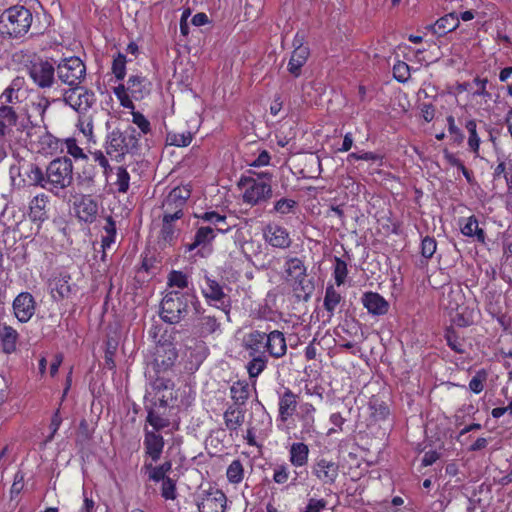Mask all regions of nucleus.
Masks as SVG:
<instances>
[{"instance_id": "obj_23", "label": "nucleus", "mask_w": 512, "mask_h": 512, "mask_svg": "<svg viewBox=\"0 0 512 512\" xmlns=\"http://www.w3.org/2000/svg\"><path fill=\"white\" fill-rule=\"evenodd\" d=\"M363 306L372 315H384L388 312L389 303L376 292H366L361 298Z\"/></svg>"}, {"instance_id": "obj_6", "label": "nucleus", "mask_w": 512, "mask_h": 512, "mask_svg": "<svg viewBox=\"0 0 512 512\" xmlns=\"http://www.w3.org/2000/svg\"><path fill=\"white\" fill-rule=\"evenodd\" d=\"M59 80L68 85H79L86 76V66L79 57L62 60L56 69Z\"/></svg>"}, {"instance_id": "obj_32", "label": "nucleus", "mask_w": 512, "mask_h": 512, "mask_svg": "<svg viewBox=\"0 0 512 512\" xmlns=\"http://www.w3.org/2000/svg\"><path fill=\"white\" fill-rule=\"evenodd\" d=\"M197 217L205 222L214 226V231L226 233L230 230V225L227 224L226 216L220 215L215 211L204 212Z\"/></svg>"}, {"instance_id": "obj_18", "label": "nucleus", "mask_w": 512, "mask_h": 512, "mask_svg": "<svg viewBox=\"0 0 512 512\" xmlns=\"http://www.w3.org/2000/svg\"><path fill=\"white\" fill-rule=\"evenodd\" d=\"M35 310V299L29 292H22L15 297L13 301V312L21 323L28 322L33 317Z\"/></svg>"}, {"instance_id": "obj_56", "label": "nucleus", "mask_w": 512, "mask_h": 512, "mask_svg": "<svg viewBox=\"0 0 512 512\" xmlns=\"http://www.w3.org/2000/svg\"><path fill=\"white\" fill-rule=\"evenodd\" d=\"M394 78L398 82H406L410 77V67L402 61H398L393 67Z\"/></svg>"}, {"instance_id": "obj_9", "label": "nucleus", "mask_w": 512, "mask_h": 512, "mask_svg": "<svg viewBox=\"0 0 512 512\" xmlns=\"http://www.w3.org/2000/svg\"><path fill=\"white\" fill-rule=\"evenodd\" d=\"M23 107L27 120L32 126H38L43 123L47 109L51 105V100L40 93L31 92Z\"/></svg>"}, {"instance_id": "obj_4", "label": "nucleus", "mask_w": 512, "mask_h": 512, "mask_svg": "<svg viewBox=\"0 0 512 512\" xmlns=\"http://www.w3.org/2000/svg\"><path fill=\"white\" fill-rule=\"evenodd\" d=\"M271 179L272 174L269 172H262L257 175V178H241L240 185L244 189L242 196L244 203L254 206L269 199L272 196Z\"/></svg>"}, {"instance_id": "obj_47", "label": "nucleus", "mask_w": 512, "mask_h": 512, "mask_svg": "<svg viewBox=\"0 0 512 512\" xmlns=\"http://www.w3.org/2000/svg\"><path fill=\"white\" fill-rule=\"evenodd\" d=\"M297 205V202L290 198H281L274 204L273 211L280 215H287L292 213Z\"/></svg>"}, {"instance_id": "obj_5", "label": "nucleus", "mask_w": 512, "mask_h": 512, "mask_svg": "<svg viewBox=\"0 0 512 512\" xmlns=\"http://www.w3.org/2000/svg\"><path fill=\"white\" fill-rule=\"evenodd\" d=\"M286 281L292 286L297 297H308L313 285L307 279L306 267L297 257L288 258L285 262Z\"/></svg>"}, {"instance_id": "obj_27", "label": "nucleus", "mask_w": 512, "mask_h": 512, "mask_svg": "<svg viewBox=\"0 0 512 512\" xmlns=\"http://www.w3.org/2000/svg\"><path fill=\"white\" fill-rule=\"evenodd\" d=\"M309 448L303 442H294L289 448V461L294 467L305 466L308 462Z\"/></svg>"}, {"instance_id": "obj_13", "label": "nucleus", "mask_w": 512, "mask_h": 512, "mask_svg": "<svg viewBox=\"0 0 512 512\" xmlns=\"http://www.w3.org/2000/svg\"><path fill=\"white\" fill-rule=\"evenodd\" d=\"M262 235L264 241L274 248L288 249L292 244L289 231L279 224L269 223L265 225L262 229Z\"/></svg>"}, {"instance_id": "obj_7", "label": "nucleus", "mask_w": 512, "mask_h": 512, "mask_svg": "<svg viewBox=\"0 0 512 512\" xmlns=\"http://www.w3.org/2000/svg\"><path fill=\"white\" fill-rule=\"evenodd\" d=\"M62 101L78 113H86L96 102L94 92L76 85L62 91Z\"/></svg>"}, {"instance_id": "obj_33", "label": "nucleus", "mask_w": 512, "mask_h": 512, "mask_svg": "<svg viewBox=\"0 0 512 512\" xmlns=\"http://www.w3.org/2000/svg\"><path fill=\"white\" fill-rule=\"evenodd\" d=\"M459 26V17L455 13L447 14L441 17L433 26L434 32L438 35H444L455 30Z\"/></svg>"}, {"instance_id": "obj_17", "label": "nucleus", "mask_w": 512, "mask_h": 512, "mask_svg": "<svg viewBox=\"0 0 512 512\" xmlns=\"http://www.w3.org/2000/svg\"><path fill=\"white\" fill-rule=\"evenodd\" d=\"M177 359V351L174 344L171 341L165 340L161 342L159 340L156 349L154 364L159 371H166L170 369Z\"/></svg>"}, {"instance_id": "obj_30", "label": "nucleus", "mask_w": 512, "mask_h": 512, "mask_svg": "<svg viewBox=\"0 0 512 512\" xmlns=\"http://www.w3.org/2000/svg\"><path fill=\"white\" fill-rule=\"evenodd\" d=\"M202 293L207 300L210 301H223L225 293L223 287L209 276H205V285L202 286Z\"/></svg>"}, {"instance_id": "obj_59", "label": "nucleus", "mask_w": 512, "mask_h": 512, "mask_svg": "<svg viewBox=\"0 0 512 512\" xmlns=\"http://www.w3.org/2000/svg\"><path fill=\"white\" fill-rule=\"evenodd\" d=\"M41 142L43 145H47L51 153L58 150L63 151L64 140H60L49 133H45L42 136Z\"/></svg>"}, {"instance_id": "obj_64", "label": "nucleus", "mask_w": 512, "mask_h": 512, "mask_svg": "<svg viewBox=\"0 0 512 512\" xmlns=\"http://www.w3.org/2000/svg\"><path fill=\"white\" fill-rule=\"evenodd\" d=\"M448 131L450 135L453 136L454 141L457 143H461L464 139V135L461 130L456 126L455 120L453 116L447 117Z\"/></svg>"}, {"instance_id": "obj_44", "label": "nucleus", "mask_w": 512, "mask_h": 512, "mask_svg": "<svg viewBox=\"0 0 512 512\" xmlns=\"http://www.w3.org/2000/svg\"><path fill=\"white\" fill-rule=\"evenodd\" d=\"M466 129L469 133L468 146L476 155H478L481 141H480V137L477 134L476 121L475 120L467 121Z\"/></svg>"}, {"instance_id": "obj_57", "label": "nucleus", "mask_w": 512, "mask_h": 512, "mask_svg": "<svg viewBox=\"0 0 512 512\" xmlns=\"http://www.w3.org/2000/svg\"><path fill=\"white\" fill-rule=\"evenodd\" d=\"M289 468L285 464H279L273 468V481L277 484H285L289 480Z\"/></svg>"}, {"instance_id": "obj_46", "label": "nucleus", "mask_w": 512, "mask_h": 512, "mask_svg": "<svg viewBox=\"0 0 512 512\" xmlns=\"http://www.w3.org/2000/svg\"><path fill=\"white\" fill-rule=\"evenodd\" d=\"M348 274L347 264L344 260L336 257L333 269V276L338 286L344 284Z\"/></svg>"}, {"instance_id": "obj_37", "label": "nucleus", "mask_w": 512, "mask_h": 512, "mask_svg": "<svg viewBox=\"0 0 512 512\" xmlns=\"http://www.w3.org/2000/svg\"><path fill=\"white\" fill-rule=\"evenodd\" d=\"M251 360L247 363L246 368L250 378L258 377L267 367L268 357L266 354L258 356H249Z\"/></svg>"}, {"instance_id": "obj_36", "label": "nucleus", "mask_w": 512, "mask_h": 512, "mask_svg": "<svg viewBox=\"0 0 512 512\" xmlns=\"http://www.w3.org/2000/svg\"><path fill=\"white\" fill-rule=\"evenodd\" d=\"M198 332L201 336H207L220 331V322L210 315H203L198 320Z\"/></svg>"}, {"instance_id": "obj_58", "label": "nucleus", "mask_w": 512, "mask_h": 512, "mask_svg": "<svg viewBox=\"0 0 512 512\" xmlns=\"http://www.w3.org/2000/svg\"><path fill=\"white\" fill-rule=\"evenodd\" d=\"M132 122L140 129L142 134H148L151 131V125L148 119L138 111H132Z\"/></svg>"}, {"instance_id": "obj_15", "label": "nucleus", "mask_w": 512, "mask_h": 512, "mask_svg": "<svg viewBox=\"0 0 512 512\" xmlns=\"http://www.w3.org/2000/svg\"><path fill=\"white\" fill-rule=\"evenodd\" d=\"M227 504L225 494L218 489L203 492L198 500L199 512H224Z\"/></svg>"}, {"instance_id": "obj_43", "label": "nucleus", "mask_w": 512, "mask_h": 512, "mask_svg": "<svg viewBox=\"0 0 512 512\" xmlns=\"http://www.w3.org/2000/svg\"><path fill=\"white\" fill-rule=\"evenodd\" d=\"M226 475L230 483H240L244 477V468L242 463L239 460H233L227 468Z\"/></svg>"}, {"instance_id": "obj_61", "label": "nucleus", "mask_w": 512, "mask_h": 512, "mask_svg": "<svg viewBox=\"0 0 512 512\" xmlns=\"http://www.w3.org/2000/svg\"><path fill=\"white\" fill-rule=\"evenodd\" d=\"M327 506V501L323 498H309L307 504L301 509V512H321Z\"/></svg>"}, {"instance_id": "obj_14", "label": "nucleus", "mask_w": 512, "mask_h": 512, "mask_svg": "<svg viewBox=\"0 0 512 512\" xmlns=\"http://www.w3.org/2000/svg\"><path fill=\"white\" fill-rule=\"evenodd\" d=\"M299 396L290 388L284 387L278 392V420L285 423L295 414L299 407Z\"/></svg>"}, {"instance_id": "obj_26", "label": "nucleus", "mask_w": 512, "mask_h": 512, "mask_svg": "<svg viewBox=\"0 0 512 512\" xmlns=\"http://www.w3.org/2000/svg\"><path fill=\"white\" fill-rule=\"evenodd\" d=\"M149 83L141 76H130L127 81V90L135 100L143 99L149 93Z\"/></svg>"}, {"instance_id": "obj_35", "label": "nucleus", "mask_w": 512, "mask_h": 512, "mask_svg": "<svg viewBox=\"0 0 512 512\" xmlns=\"http://www.w3.org/2000/svg\"><path fill=\"white\" fill-rule=\"evenodd\" d=\"M104 235H102L101 247L103 249L102 260L105 259V251L110 249L112 244L115 243L116 238V225L111 217L106 219V224L103 227Z\"/></svg>"}, {"instance_id": "obj_1", "label": "nucleus", "mask_w": 512, "mask_h": 512, "mask_svg": "<svg viewBox=\"0 0 512 512\" xmlns=\"http://www.w3.org/2000/svg\"><path fill=\"white\" fill-rule=\"evenodd\" d=\"M26 174L31 185L57 193L71 185L73 163L67 157L54 159L47 166L45 173L38 166L31 164Z\"/></svg>"}, {"instance_id": "obj_52", "label": "nucleus", "mask_w": 512, "mask_h": 512, "mask_svg": "<svg viewBox=\"0 0 512 512\" xmlns=\"http://www.w3.org/2000/svg\"><path fill=\"white\" fill-rule=\"evenodd\" d=\"M64 147L66 152L75 159H84L86 157L83 149L78 146L76 140L73 138L65 139L63 143V148Z\"/></svg>"}, {"instance_id": "obj_25", "label": "nucleus", "mask_w": 512, "mask_h": 512, "mask_svg": "<svg viewBox=\"0 0 512 512\" xmlns=\"http://www.w3.org/2000/svg\"><path fill=\"white\" fill-rule=\"evenodd\" d=\"M244 347L249 356L265 354V333L257 330L250 332L245 338Z\"/></svg>"}, {"instance_id": "obj_39", "label": "nucleus", "mask_w": 512, "mask_h": 512, "mask_svg": "<svg viewBox=\"0 0 512 512\" xmlns=\"http://www.w3.org/2000/svg\"><path fill=\"white\" fill-rule=\"evenodd\" d=\"M230 395L236 405H243L249 397V385L245 381H237L230 387Z\"/></svg>"}, {"instance_id": "obj_2", "label": "nucleus", "mask_w": 512, "mask_h": 512, "mask_svg": "<svg viewBox=\"0 0 512 512\" xmlns=\"http://www.w3.org/2000/svg\"><path fill=\"white\" fill-rule=\"evenodd\" d=\"M197 302L194 293L172 290L161 302V318L170 324L179 323L188 314L190 306H195Z\"/></svg>"}, {"instance_id": "obj_55", "label": "nucleus", "mask_w": 512, "mask_h": 512, "mask_svg": "<svg viewBox=\"0 0 512 512\" xmlns=\"http://www.w3.org/2000/svg\"><path fill=\"white\" fill-rule=\"evenodd\" d=\"M168 141L171 145L185 147L191 143L192 134L190 132L168 134Z\"/></svg>"}, {"instance_id": "obj_22", "label": "nucleus", "mask_w": 512, "mask_h": 512, "mask_svg": "<svg viewBox=\"0 0 512 512\" xmlns=\"http://www.w3.org/2000/svg\"><path fill=\"white\" fill-rule=\"evenodd\" d=\"M265 349L273 358H281L287 352L286 339L281 331L273 330L265 333Z\"/></svg>"}, {"instance_id": "obj_16", "label": "nucleus", "mask_w": 512, "mask_h": 512, "mask_svg": "<svg viewBox=\"0 0 512 512\" xmlns=\"http://www.w3.org/2000/svg\"><path fill=\"white\" fill-rule=\"evenodd\" d=\"M312 474L323 485H332L339 476V465L332 460L319 458L312 466Z\"/></svg>"}, {"instance_id": "obj_31", "label": "nucleus", "mask_w": 512, "mask_h": 512, "mask_svg": "<svg viewBox=\"0 0 512 512\" xmlns=\"http://www.w3.org/2000/svg\"><path fill=\"white\" fill-rule=\"evenodd\" d=\"M16 122L14 109L7 105L0 106V139L6 136Z\"/></svg>"}, {"instance_id": "obj_28", "label": "nucleus", "mask_w": 512, "mask_h": 512, "mask_svg": "<svg viewBox=\"0 0 512 512\" xmlns=\"http://www.w3.org/2000/svg\"><path fill=\"white\" fill-rule=\"evenodd\" d=\"M48 196L44 193L36 195L30 202L29 216L33 221H44L46 219V206Z\"/></svg>"}, {"instance_id": "obj_3", "label": "nucleus", "mask_w": 512, "mask_h": 512, "mask_svg": "<svg viewBox=\"0 0 512 512\" xmlns=\"http://www.w3.org/2000/svg\"><path fill=\"white\" fill-rule=\"evenodd\" d=\"M32 19L31 12L25 7H10L0 16V33L10 38H20L29 31Z\"/></svg>"}, {"instance_id": "obj_45", "label": "nucleus", "mask_w": 512, "mask_h": 512, "mask_svg": "<svg viewBox=\"0 0 512 512\" xmlns=\"http://www.w3.org/2000/svg\"><path fill=\"white\" fill-rule=\"evenodd\" d=\"M114 94L117 97V99L119 100L121 106L134 111L135 106L132 101L133 98L131 97V95H130L129 91L127 90V88L125 87V85L120 84L117 87H115Z\"/></svg>"}, {"instance_id": "obj_51", "label": "nucleus", "mask_w": 512, "mask_h": 512, "mask_svg": "<svg viewBox=\"0 0 512 512\" xmlns=\"http://www.w3.org/2000/svg\"><path fill=\"white\" fill-rule=\"evenodd\" d=\"M112 72L118 80H122L126 74V56L118 54L112 63Z\"/></svg>"}, {"instance_id": "obj_50", "label": "nucleus", "mask_w": 512, "mask_h": 512, "mask_svg": "<svg viewBox=\"0 0 512 512\" xmlns=\"http://www.w3.org/2000/svg\"><path fill=\"white\" fill-rule=\"evenodd\" d=\"M143 469H145L146 473L148 474V478L151 481L160 482L169 478L160 467L154 466L152 461L150 463L145 462Z\"/></svg>"}, {"instance_id": "obj_20", "label": "nucleus", "mask_w": 512, "mask_h": 512, "mask_svg": "<svg viewBox=\"0 0 512 512\" xmlns=\"http://www.w3.org/2000/svg\"><path fill=\"white\" fill-rule=\"evenodd\" d=\"M296 417L301 422V434L312 435L315 432L316 408L309 402H302L296 410Z\"/></svg>"}, {"instance_id": "obj_41", "label": "nucleus", "mask_w": 512, "mask_h": 512, "mask_svg": "<svg viewBox=\"0 0 512 512\" xmlns=\"http://www.w3.org/2000/svg\"><path fill=\"white\" fill-rule=\"evenodd\" d=\"M463 235L468 237H476L478 241H485V233L479 228L478 221L474 216H470L466 219V223L461 227Z\"/></svg>"}, {"instance_id": "obj_10", "label": "nucleus", "mask_w": 512, "mask_h": 512, "mask_svg": "<svg viewBox=\"0 0 512 512\" xmlns=\"http://www.w3.org/2000/svg\"><path fill=\"white\" fill-rule=\"evenodd\" d=\"M28 75L33 83L41 89L51 88L55 80V68L49 61H36L28 66Z\"/></svg>"}, {"instance_id": "obj_42", "label": "nucleus", "mask_w": 512, "mask_h": 512, "mask_svg": "<svg viewBox=\"0 0 512 512\" xmlns=\"http://www.w3.org/2000/svg\"><path fill=\"white\" fill-rule=\"evenodd\" d=\"M224 419L228 429L236 430L244 421V413L239 407H230L224 413Z\"/></svg>"}, {"instance_id": "obj_60", "label": "nucleus", "mask_w": 512, "mask_h": 512, "mask_svg": "<svg viewBox=\"0 0 512 512\" xmlns=\"http://www.w3.org/2000/svg\"><path fill=\"white\" fill-rule=\"evenodd\" d=\"M356 160H364V161H381L382 157L374 152H361V153H350L347 156V162L353 163Z\"/></svg>"}, {"instance_id": "obj_62", "label": "nucleus", "mask_w": 512, "mask_h": 512, "mask_svg": "<svg viewBox=\"0 0 512 512\" xmlns=\"http://www.w3.org/2000/svg\"><path fill=\"white\" fill-rule=\"evenodd\" d=\"M437 243L432 237H425L421 243V254L425 258H431L436 252Z\"/></svg>"}, {"instance_id": "obj_63", "label": "nucleus", "mask_w": 512, "mask_h": 512, "mask_svg": "<svg viewBox=\"0 0 512 512\" xmlns=\"http://www.w3.org/2000/svg\"><path fill=\"white\" fill-rule=\"evenodd\" d=\"M486 380V373L484 371H479L477 374L470 380L469 389L476 394H479L483 391L484 381Z\"/></svg>"}, {"instance_id": "obj_34", "label": "nucleus", "mask_w": 512, "mask_h": 512, "mask_svg": "<svg viewBox=\"0 0 512 512\" xmlns=\"http://www.w3.org/2000/svg\"><path fill=\"white\" fill-rule=\"evenodd\" d=\"M18 339L17 331L7 325H0V340L2 342L3 350L6 353H11L16 348Z\"/></svg>"}, {"instance_id": "obj_21", "label": "nucleus", "mask_w": 512, "mask_h": 512, "mask_svg": "<svg viewBox=\"0 0 512 512\" xmlns=\"http://www.w3.org/2000/svg\"><path fill=\"white\" fill-rule=\"evenodd\" d=\"M164 444V439L159 433L145 429L143 441L144 450L145 454L152 462H157L161 458Z\"/></svg>"}, {"instance_id": "obj_29", "label": "nucleus", "mask_w": 512, "mask_h": 512, "mask_svg": "<svg viewBox=\"0 0 512 512\" xmlns=\"http://www.w3.org/2000/svg\"><path fill=\"white\" fill-rule=\"evenodd\" d=\"M179 218L170 214H163V224L161 229V240L165 243L172 244L179 235V229L174 224Z\"/></svg>"}, {"instance_id": "obj_11", "label": "nucleus", "mask_w": 512, "mask_h": 512, "mask_svg": "<svg viewBox=\"0 0 512 512\" xmlns=\"http://www.w3.org/2000/svg\"><path fill=\"white\" fill-rule=\"evenodd\" d=\"M190 194L191 191L187 186L172 189L163 201V214H170L180 219L183 216V208Z\"/></svg>"}, {"instance_id": "obj_8", "label": "nucleus", "mask_w": 512, "mask_h": 512, "mask_svg": "<svg viewBox=\"0 0 512 512\" xmlns=\"http://www.w3.org/2000/svg\"><path fill=\"white\" fill-rule=\"evenodd\" d=\"M138 140L134 129H131V134L128 136L119 130H114L107 137L106 152L114 157L123 156L137 148Z\"/></svg>"}, {"instance_id": "obj_12", "label": "nucleus", "mask_w": 512, "mask_h": 512, "mask_svg": "<svg viewBox=\"0 0 512 512\" xmlns=\"http://www.w3.org/2000/svg\"><path fill=\"white\" fill-rule=\"evenodd\" d=\"M31 92L32 89H29L24 77L17 76L0 95V103L2 105L20 103L25 101Z\"/></svg>"}, {"instance_id": "obj_53", "label": "nucleus", "mask_w": 512, "mask_h": 512, "mask_svg": "<svg viewBox=\"0 0 512 512\" xmlns=\"http://www.w3.org/2000/svg\"><path fill=\"white\" fill-rule=\"evenodd\" d=\"M168 284L171 288L184 289L188 286V279L184 273L172 271L168 277Z\"/></svg>"}, {"instance_id": "obj_48", "label": "nucleus", "mask_w": 512, "mask_h": 512, "mask_svg": "<svg viewBox=\"0 0 512 512\" xmlns=\"http://www.w3.org/2000/svg\"><path fill=\"white\" fill-rule=\"evenodd\" d=\"M146 421L153 427L152 431L158 433V431L169 426L170 422L167 418H164L156 412L150 410L147 415Z\"/></svg>"}, {"instance_id": "obj_24", "label": "nucleus", "mask_w": 512, "mask_h": 512, "mask_svg": "<svg viewBox=\"0 0 512 512\" xmlns=\"http://www.w3.org/2000/svg\"><path fill=\"white\" fill-rule=\"evenodd\" d=\"M75 211L80 220L92 222L98 213V205L91 196L84 195L75 203Z\"/></svg>"}, {"instance_id": "obj_40", "label": "nucleus", "mask_w": 512, "mask_h": 512, "mask_svg": "<svg viewBox=\"0 0 512 512\" xmlns=\"http://www.w3.org/2000/svg\"><path fill=\"white\" fill-rule=\"evenodd\" d=\"M342 296L336 291L333 285L326 287L324 296V308L329 313V317L334 315L336 307L340 304Z\"/></svg>"}, {"instance_id": "obj_54", "label": "nucleus", "mask_w": 512, "mask_h": 512, "mask_svg": "<svg viewBox=\"0 0 512 512\" xmlns=\"http://www.w3.org/2000/svg\"><path fill=\"white\" fill-rule=\"evenodd\" d=\"M130 175L123 167L117 169V180L115 185L120 193H126L129 189Z\"/></svg>"}, {"instance_id": "obj_38", "label": "nucleus", "mask_w": 512, "mask_h": 512, "mask_svg": "<svg viewBox=\"0 0 512 512\" xmlns=\"http://www.w3.org/2000/svg\"><path fill=\"white\" fill-rule=\"evenodd\" d=\"M215 237L214 228L211 226L200 227L195 236L194 241L187 246L189 251L194 250L200 245H204L212 241Z\"/></svg>"}, {"instance_id": "obj_49", "label": "nucleus", "mask_w": 512, "mask_h": 512, "mask_svg": "<svg viewBox=\"0 0 512 512\" xmlns=\"http://www.w3.org/2000/svg\"><path fill=\"white\" fill-rule=\"evenodd\" d=\"M161 496L165 500H175L177 497L176 483L170 477L161 481Z\"/></svg>"}, {"instance_id": "obj_19", "label": "nucleus", "mask_w": 512, "mask_h": 512, "mask_svg": "<svg viewBox=\"0 0 512 512\" xmlns=\"http://www.w3.org/2000/svg\"><path fill=\"white\" fill-rule=\"evenodd\" d=\"M298 35L294 40V50L291 53L290 59L288 61L287 70L294 77L298 78L302 73V67L306 64L310 51L309 48L301 43L300 40L297 39Z\"/></svg>"}]
</instances>
